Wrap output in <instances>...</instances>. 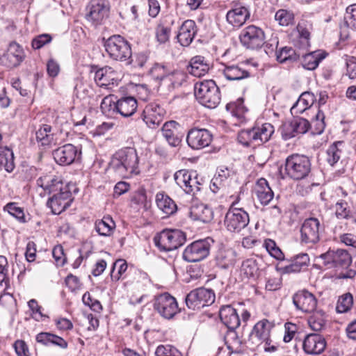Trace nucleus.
<instances>
[{
	"mask_svg": "<svg viewBox=\"0 0 356 356\" xmlns=\"http://www.w3.org/2000/svg\"><path fill=\"white\" fill-rule=\"evenodd\" d=\"M111 169L121 177H127L138 174V156L133 147H125L117 151L109 163Z\"/></svg>",
	"mask_w": 356,
	"mask_h": 356,
	"instance_id": "1",
	"label": "nucleus"
},
{
	"mask_svg": "<svg viewBox=\"0 0 356 356\" xmlns=\"http://www.w3.org/2000/svg\"><path fill=\"white\" fill-rule=\"evenodd\" d=\"M283 178L293 181L307 179L312 172V162L309 156L293 153L289 155L284 161Z\"/></svg>",
	"mask_w": 356,
	"mask_h": 356,
	"instance_id": "2",
	"label": "nucleus"
},
{
	"mask_svg": "<svg viewBox=\"0 0 356 356\" xmlns=\"http://www.w3.org/2000/svg\"><path fill=\"white\" fill-rule=\"evenodd\" d=\"M275 131L270 123L257 124L251 129H243L238 134V141L245 147L268 142Z\"/></svg>",
	"mask_w": 356,
	"mask_h": 356,
	"instance_id": "3",
	"label": "nucleus"
},
{
	"mask_svg": "<svg viewBox=\"0 0 356 356\" xmlns=\"http://www.w3.org/2000/svg\"><path fill=\"white\" fill-rule=\"evenodd\" d=\"M195 95L200 104L209 108L217 107L221 99L220 89L211 79L196 83Z\"/></svg>",
	"mask_w": 356,
	"mask_h": 356,
	"instance_id": "4",
	"label": "nucleus"
},
{
	"mask_svg": "<svg viewBox=\"0 0 356 356\" xmlns=\"http://www.w3.org/2000/svg\"><path fill=\"white\" fill-rule=\"evenodd\" d=\"M106 51L109 57L115 60L126 62L127 65L132 63L131 44L122 36L113 35L104 42Z\"/></svg>",
	"mask_w": 356,
	"mask_h": 356,
	"instance_id": "5",
	"label": "nucleus"
},
{
	"mask_svg": "<svg viewBox=\"0 0 356 356\" xmlns=\"http://www.w3.org/2000/svg\"><path fill=\"white\" fill-rule=\"evenodd\" d=\"M78 191L75 185L68 183L58 191L52 193V196L47 201V206L51 209L54 214H60L68 208L74 200L73 193Z\"/></svg>",
	"mask_w": 356,
	"mask_h": 356,
	"instance_id": "6",
	"label": "nucleus"
},
{
	"mask_svg": "<svg viewBox=\"0 0 356 356\" xmlns=\"http://www.w3.org/2000/svg\"><path fill=\"white\" fill-rule=\"evenodd\" d=\"M186 234L179 229H164L154 237L155 245L162 252L177 249L186 241Z\"/></svg>",
	"mask_w": 356,
	"mask_h": 356,
	"instance_id": "7",
	"label": "nucleus"
},
{
	"mask_svg": "<svg viewBox=\"0 0 356 356\" xmlns=\"http://www.w3.org/2000/svg\"><path fill=\"white\" fill-rule=\"evenodd\" d=\"M234 205L235 202H233L225 213L223 225L228 232L239 233L248 225L250 217L243 209L235 207Z\"/></svg>",
	"mask_w": 356,
	"mask_h": 356,
	"instance_id": "8",
	"label": "nucleus"
},
{
	"mask_svg": "<svg viewBox=\"0 0 356 356\" xmlns=\"http://www.w3.org/2000/svg\"><path fill=\"white\" fill-rule=\"evenodd\" d=\"M323 229L317 218H306L300 227V242L302 245L312 247L320 241V232Z\"/></svg>",
	"mask_w": 356,
	"mask_h": 356,
	"instance_id": "9",
	"label": "nucleus"
},
{
	"mask_svg": "<svg viewBox=\"0 0 356 356\" xmlns=\"http://www.w3.org/2000/svg\"><path fill=\"white\" fill-rule=\"evenodd\" d=\"M213 290L200 287L191 291L185 298L188 309L195 310L211 305L215 301Z\"/></svg>",
	"mask_w": 356,
	"mask_h": 356,
	"instance_id": "10",
	"label": "nucleus"
},
{
	"mask_svg": "<svg viewBox=\"0 0 356 356\" xmlns=\"http://www.w3.org/2000/svg\"><path fill=\"white\" fill-rule=\"evenodd\" d=\"M230 6L226 14V21L233 29H238L250 19V8L240 1H232Z\"/></svg>",
	"mask_w": 356,
	"mask_h": 356,
	"instance_id": "11",
	"label": "nucleus"
},
{
	"mask_svg": "<svg viewBox=\"0 0 356 356\" xmlns=\"http://www.w3.org/2000/svg\"><path fill=\"white\" fill-rule=\"evenodd\" d=\"M153 307L163 318L168 320L179 312L177 300L168 293L157 296L154 300Z\"/></svg>",
	"mask_w": 356,
	"mask_h": 356,
	"instance_id": "12",
	"label": "nucleus"
},
{
	"mask_svg": "<svg viewBox=\"0 0 356 356\" xmlns=\"http://www.w3.org/2000/svg\"><path fill=\"white\" fill-rule=\"evenodd\" d=\"M239 40L242 45L247 49H257L264 44L265 34L261 28L250 25L242 30Z\"/></svg>",
	"mask_w": 356,
	"mask_h": 356,
	"instance_id": "13",
	"label": "nucleus"
},
{
	"mask_svg": "<svg viewBox=\"0 0 356 356\" xmlns=\"http://www.w3.org/2000/svg\"><path fill=\"white\" fill-rule=\"evenodd\" d=\"M209 239L195 241L186 246L183 252V259L188 262H198L207 258L210 252Z\"/></svg>",
	"mask_w": 356,
	"mask_h": 356,
	"instance_id": "14",
	"label": "nucleus"
},
{
	"mask_svg": "<svg viewBox=\"0 0 356 356\" xmlns=\"http://www.w3.org/2000/svg\"><path fill=\"white\" fill-rule=\"evenodd\" d=\"M273 327V324L266 319L257 322L249 336L248 343L252 345L251 348L254 349L264 342H266V344L271 343L270 334Z\"/></svg>",
	"mask_w": 356,
	"mask_h": 356,
	"instance_id": "15",
	"label": "nucleus"
},
{
	"mask_svg": "<svg viewBox=\"0 0 356 356\" xmlns=\"http://www.w3.org/2000/svg\"><path fill=\"white\" fill-rule=\"evenodd\" d=\"M320 258L323 260V264L329 267L336 268H347L351 264L353 257L347 250L337 249V250H328L321 254Z\"/></svg>",
	"mask_w": 356,
	"mask_h": 356,
	"instance_id": "16",
	"label": "nucleus"
},
{
	"mask_svg": "<svg viewBox=\"0 0 356 356\" xmlns=\"http://www.w3.org/2000/svg\"><path fill=\"white\" fill-rule=\"evenodd\" d=\"M165 110L157 102H151L145 107L141 118L148 127L156 129L163 121Z\"/></svg>",
	"mask_w": 356,
	"mask_h": 356,
	"instance_id": "17",
	"label": "nucleus"
},
{
	"mask_svg": "<svg viewBox=\"0 0 356 356\" xmlns=\"http://www.w3.org/2000/svg\"><path fill=\"white\" fill-rule=\"evenodd\" d=\"M213 139L211 132L206 129L193 128L188 132L186 142L193 149H200L208 147Z\"/></svg>",
	"mask_w": 356,
	"mask_h": 356,
	"instance_id": "18",
	"label": "nucleus"
},
{
	"mask_svg": "<svg viewBox=\"0 0 356 356\" xmlns=\"http://www.w3.org/2000/svg\"><path fill=\"white\" fill-rule=\"evenodd\" d=\"M292 300L296 309L304 313L314 312L317 306L315 296L306 289L300 290L294 293Z\"/></svg>",
	"mask_w": 356,
	"mask_h": 356,
	"instance_id": "19",
	"label": "nucleus"
},
{
	"mask_svg": "<svg viewBox=\"0 0 356 356\" xmlns=\"http://www.w3.org/2000/svg\"><path fill=\"white\" fill-rule=\"evenodd\" d=\"M88 7L90 10L87 15L88 19L97 24L108 17L111 8L108 0H90Z\"/></svg>",
	"mask_w": 356,
	"mask_h": 356,
	"instance_id": "20",
	"label": "nucleus"
},
{
	"mask_svg": "<svg viewBox=\"0 0 356 356\" xmlns=\"http://www.w3.org/2000/svg\"><path fill=\"white\" fill-rule=\"evenodd\" d=\"M79 150L72 144L64 145L53 151L55 161L61 165H68L79 157Z\"/></svg>",
	"mask_w": 356,
	"mask_h": 356,
	"instance_id": "21",
	"label": "nucleus"
},
{
	"mask_svg": "<svg viewBox=\"0 0 356 356\" xmlns=\"http://www.w3.org/2000/svg\"><path fill=\"white\" fill-rule=\"evenodd\" d=\"M325 338L318 334H309L305 336L302 342L304 352L308 355H319L326 347Z\"/></svg>",
	"mask_w": 356,
	"mask_h": 356,
	"instance_id": "22",
	"label": "nucleus"
},
{
	"mask_svg": "<svg viewBox=\"0 0 356 356\" xmlns=\"http://www.w3.org/2000/svg\"><path fill=\"white\" fill-rule=\"evenodd\" d=\"M235 174L232 168L220 165L217 168L216 175L210 183V190L213 193H218L225 188L227 180Z\"/></svg>",
	"mask_w": 356,
	"mask_h": 356,
	"instance_id": "23",
	"label": "nucleus"
},
{
	"mask_svg": "<svg viewBox=\"0 0 356 356\" xmlns=\"http://www.w3.org/2000/svg\"><path fill=\"white\" fill-rule=\"evenodd\" d=\"M219 316L222 323L230 330H234L240 325L239 316L231 305L222 306Z\"/></svg>",
	"mask_w": 356,
	"mask_h": 356,
	"instance_id": "24",
	"label": "nucleus"
},
{
	"mask_svg": "<svg viewBox=\"0 0 356 356\" xmlns=\"http://www.w3.org/2000/svg\"><path fill=\"white\" fill-rule=\"evenodd\" d=\"M197 33V26L193 20L188 19L183 22L179 28L177 40L181 45L188 47Z\"/></svg>",
	"mask_w": 356,
	"mask_h": 356,
	"instance_id": "25",
	"label": "nucleus"
},
{
	"mask_svg": "<svg viewBox=\"0 0 356 356\" xmlns=\"http://www.w3.org/2000/svg\"><path fill=\"white\" fill-rule=\"evenodd\" d=\"M210 68L211 63L206 58L195 56L191 58L187 70L193 76L201 77L207 74Z\"/></svg>",
	"mask_w": 356,
	"mask_h": 356,
	"instance_id": "26",
	"label": "nucleus"
},
{
	"mask_svg": "<svg viewBox=\"0 0 356 356\" xmlns=\"http://www.w3.org/2000/svg\"><path fill=\"white\" fill-rule=\"evenodd\" d=\"M138 108V102L135 97L126 96L116 101V113L124 118L133 115Z\"/></svg>",
	"mask_w": 356,
	"mask_h": 356,
	"instance_id": "27",
	"label": "nucleus"
},
{
	"mask_svg": "<svg viewBox=\"0 0 356 356\" xmlns=\"http://www.w3.org/2000/svg\"><path fill=\"white\" fill-rule=\"evenodd\" d=\"M243 63L226 65L222 70L225 77L229 81H240L250 76V73Z\"/></svg>",
	"mask_w": 356,
	"mask_h": 356,
	"instance_id": "28",
	"label": "nucleus"
},
{
	"mask_svg": "<svg viewBox=\"0 0 356 356\" xmlns=\"http://www.w3.org/2000/svg\"><path fill=\"white\" fill-rule=\"evenodd\" d=\"M309 257L306 253L296 255L291 259V264L282 268L284 273H297L307 268L309 264Z\"/></svg>",
	"mask_w": 356,
	"mask_h": 356,
	"instance_id": "29",
	"label": "nucleus"
},
{
	"mask_svg": "<svg viewBox=\"0 0 356 356\" xmlns=\"http://www.w3.org/2000/svg\"><path fill=\"white\" fill-rule=\"evenodd\" d=\"M254 193L260 203L263 205H267L273 200L274 193L267 180L264 178H260L257 180L254 188Z\"/></svg>",
	"mask_w": 356,
	"mask_h": 356,
	"instance_id": "30",
	"label": "nucleus"
},
{
	"mask_svg": "<svg viewBox=\"0 0 356 356\" xmlns=\"http://www.w3.org/2000/svg\"><path fill=\"white\" fill-rule=\"evenodd\" d=\"M5 56L8 60V67H14L20 65L25 58V54L23 48L18 43L11 42Z\"/></svg>",
	"mask_w": 356,
	"mask_h": 356,
	"instance_id": "31",
	"label": "nucleus"
},
{
	"mask_svg": "<svg viewBox=\"0 0 356 356\" xmlns=\"http://www.w3.org/2000/svg\"><path fill=\"white\" fill-rule=\"evenodd\" d=\"M179 124L175 121H168L163 124L161 128L163 137L172 147H177L181 143L177 129Z\"/></svg>",
	"mask_w": 356,
	"mask_h": 356,
	"instance_id": "32",
	"label": "nucleus"
},
{
	"mask_svg": "<svg viewBox=\"0 0 356 356\" xmlns=\"http://www.w3.org/2000/svg\"><path fill=\"white\" fill-rule=\"evenodd\" d=\"M37 185L48 194H51L55 191H58L59 188H62L65 184L56 176L47 175L37 179Z\"/></svg>",
	"mask_w": 356,
	"mask_h": 356,
	"instance_id": "33",
	"label": "nucleus"
},
{
	"mask_svg": "<svg viewBox=\"0 0 356 356\" xmlns=\"http://www.w3.org/2000/svg\"><path fill=\"white\" fill-rule=\"evenodd\" d=\"M38 343L44 346H56L60 348H67V342L62 337L50 332H40L35 337Z\"/></svg>",
	"mask_w": 356,
	"mask_h": 356,
	"instance_id": "34",
	"label": "nucleus"
},
{
	"mask_svg": "<svg viewBox=\"0 0 356 356\" xmlns=\"http://www.w3.org/2000/svg\"><path fill=\"white\" fill-rule=\"evenodd\" d=\"M236 252L231 248H220L218 250L215 261L216 265L221 268H228L235 262Z\"/></svg>",
	"mask_w": 356,
	"mask_h": 356,
	"instance_id": "35",
	"label": "nucleus"
},
{
	"mask_svg": "<svg viewBox=\"0 0 356 356\" xmlns=\"http://www.w3.org/2000/svg\"><path fill=\"white\" fill-rule=\"evenodd\" d=\"M115 222L110 216H105L102 219L97 220L95 229L102 236H111L115 229Z\"/></svg>",
	"mask_w": 356,
	"mask_h": 356,
	"instance_id": "36",
	"label": "nucleus"
},
{
	"mask_svg": "<svg viewBox=\"0 0 356 356\" xmlns=\"http://www.w3.org/2000/svg\"><path fill=\"white\" fill-rule=\"evenodd\" d=\"M327 54L321 50L312 51L302 56L301 64L303 68L308 70H315L319 63L326 57Z\"/></svg>",
	"mask_w": 356,
	"mask_h": 356,
	"instance_id": "37",
	"label": "nucleus"
},
{
	"mask_svg": "<svg viewBox=\"0 0 356 356\" xmlns=\"http://www.w3.org/2000/svg\"><path fill=\"white\" fill-rule=\"evenodd\" d=\"M156 203L158 208L168 216L173 215L177 210V206L174 200L163 193L156 194Z\"/></svg>",
	"mask_w": 356,
	"mask_h": 356,
	"instance_id": "38",
	"label": "nucleus"
},
{
	"mask_svg": "<svg viewBox=\"0 0 356 356\" xmlns=\"http://www.w3.org/2000/svg\"><path fill=\"white\" fill-rule=\"evenodd\" d=\"M240 271L244 277L255 280L259 275V267L257 260L254 258L245 259L241 264Z\"/></svg>",
	"mask_w": 356,
	"mask_h": 356,
	"instance_id": "39",
	"label": "nucleus"
},
{
	"mask_svg": "<svg viewBox=\"0 0 356 356\" xmlns=\"http://www.w3.org/2000/svg\"><path fill=\"white\" fill-rule=\"evenodd\" d=\"M15 166L13 150L7 146H0V170L4 169L6 172H11Z\"/></svg>",
	"mask_w": 356,
	"mask_h": 356,
	"instance_id": "40",
	"label": "nucleus"
},
{
	"mask_svg": "<svg viewBox=\"0 0 356 356\" xmlns=\"http://www.w3.org/2000/svg\"><path fill=\"white\" fill-rule=\"evenodd\" d=\"M315 99V96L312 92H302L296 103L291 108V111H294L296 113H302L313 105Z\"/></svg>",
	"mask_w": 356,
	"mask_h": 356,
	"instance_id": "41",
	"label": "nucleus"
},
{
	"mask_svg": "<svg viewBox=\"0 0 356 356\" xmlns=\"http://www.w3.org/2000/svg\"><path fill=\"white\" fill-rule=\"evenodd\" d=\"M191 215L196 220H200L204 223L209 222L213 218L212 209L205 204H200L193 207L191 211Z\"/></svg>",
	"mask_w": 356,
	"mask_h": 356,
	"instance_id": "42",
	"label": "nucleus"
},
{
	"mask_svg": "<svg viewBox=\"0 0 356 356\" xmlns=\"http://www.w3.org/2000/svg\"><path fill=\"white\" fill-rule=\"evenodd\" d=\"M37 141L42 146H48L54 142V133L50 124H42L35 133Z\"/></svg>",
	"mask_w": 356,
	"mask_h": 356,
	"instance_id": "43",
	"label": "nucleus"
},
{
	"mask_svg": "<svg viewBox=\"0 0 356 356\" xmlns=\"http://www.w3.org/2000/svg\"><path fill=\"white\" fill-rule=\"evenodd\" d=\"M313 312L308 319V323L312 330L316 332L321 331L325 327V314L323 310H316Z\"/></svg>",
	"mask_w": 356,
	"mask_h": 356,
	"instance_id": "44",
	"label": "nucleus"
},
{
	"mask_svg": "<svg viewBox=\"0 0 356 356\" xmlns=\"http://www.w3.org/2000/svg\"><path fill=\"white\" fill-rule=\"evenodd\" d=\"M343 146V142L337 141L332 144L327 149V161L333 166L338 162L341 156V147Z\"/></svg>",
	"mask_w": 356,
	"mask_h": 356,
	"instance_id": "45",
	"label": "nucleus"
},
{
	"mask_svg": "<svg viewBox=\"0 0 356 356\" xmlns=\"http://www.w3.org/2000/svg\"><path fill=\"white\" fill-rule=\"evenodd\" d=\"M275 19L282 26L293 25L295 22V16L293 11L286 9H279L275 15Z\"/></svg>",
	"mask_w": 356,
	"mask_h": 356,
	"instance_id": "46",
	"label": "nucleus"
},
{
	"mask_svg": "<svg viewBox=\"0 0 356 356\" xmlns=\"http://www.w3.org/2000/svg\"><path fill=\"white\" fill-rule=\"evenodd\" d=\"M171 67L168 64L155 63L151 68L149 73L156 80L166 81Z\"/></svg>",
	"mask_w": 356,
	"mask_h": 356,
	"instance_id": "47",
	"label": "nucleus"
},
{
	"mask_svg": "<svg viewBox=\"0 0 356 356\" xmlns=\"http://www.w3.org/2000/svg\"><path fill=\"white\" fill-rule=\"evenodd\" d=\"M299 55L291 47H283L277 53V60L281 63L298 60Z\"/></svg>",
	"mask_w": 356,
	"mask_h": 356,
	"instance_id": "48",
	"label": "nucleus"
},
{
	"mask_svg": "<svg viewBox=\"0 0 356 356\" xmlns=\"http://www.w3.org/2000/svg\"><path fill=\"white\" fill-rule=\"evenodd\" d=\"M188 75L181 70H172L170 69L166 81L169 82L172 88L181 86L186 81Z\"/></svg>",
	"mask_w": 356,
	"mask_h": 356,
	"instance_id": "49",
	"label": "nucleus"
},
{
	"mask_svg": "<svg viewBox=\"0 0 356 356\" xmlns=\"http://www.w3.org/2000/svg\"><path fill=\"white\" fill-rule=\"evenodd\" d=\"M193 172L183 169L177 171L174 175V179L176 184L181 188L186 193V188H188L191 177Z\"/></svg>",
	"mask_w": 356,
	"mask_h": 356,
	"instance_id": "50",
	"label": "nucleus"
},
{
	"mask_svg": "<svg viewBox=\"0 0 356 356\" xmlns=\"http://www.w3.org/2000/svg\"><path fill=\"white\" fill-rule=\"evenodd\" d=\"M128 268V265L124 259H118L113 265L111 277L113 281H118L122 277Z\"/></svg>",
	"mask_w": 356,
	"mask_h": 356,
	"instance_id": "51",
	"label": "nucleus"
},
{
	"mask_svg": "<svg viewBox=\"0 0 356 356\" xmlns=\"http://www.w3.org/2000/svg\"><path fill=\"white\" fill-rule=\"evenodd\" d=\"M290 123L297 136L307 133L311 127L309 122L302 118H294L290 121Z\"/></svg>",
	"mask_w": 356,
	"mask_h": 356,
	"instance_id": "52",
	"label": "nucleus"
},
{
	"mask_svg": "<svg viewBox=\"0 0 356 356\" xmlns=\"http://www.w3.org/2000/svg\"><path fill=\"white\" fill-rule=\"evenodd\" d=\"M353 304V297L351 293H347L339 297L336 310L338 313L347 312L351 309Z\"/></svg>",
	"mask_w": 356,
	"mask_h": 356,
	"instance_id": "53",
	"label": "nucleus"
},
{
	"mask_svg": "<svg viewBox=\"0 0 356 356\" xmlns=\"http://www.w3.org/2000/svg\"><path fill=\"white\" fill-rule=\"evenodd\" d=\"M264 246L266 248L268 252L271 257L277 260H283L284 255L280 248L277 245L275 241L267 238L264 241Z\"/></svg>",
	"mask_w": 356,
	"mask_h": 356,
	"instance_id": "54",
	"label": "nucleus"
},
{
	"mask_svg": "<svg viewBox=\"0 0 356 356\" xmlns=\"http://www.w3.org/2000/svg\"><path fill=\"white\" fill-rule=\"evenodd\" d=\"M335 216L339 219H348L350 217L351 211L346 201L341 200L335 204Z\"/></svg>",
	"mask_w": 356,
	"mask_h": 356,
	"instance_id": "55",
	"label": "nucleus"
},
{
	"mask_svg": "<svg viewBox=\"0 0 356 356\" xmlns=\"http://www.w3.org/2000/svg\"><path fill=\"white\" fill-rule=\"evenodd\" d=\"M3 210L15 218L20 222H25V216L22 208L17 207L16 202H9L4 207Z\"/></svg>",
	"mask_w": 356,
	"mask_h": 356,
	"instance_id": "56",
	"label": "nucleus"
},
{
	"mask_svg": "<svg viewBox=\"0 0 356 356\" xmlns=\"http://www.w3.org/2000/svg\"><path fill=\"white\" fill-rule=\"evenodd\" d=\"M104 86L108 88L111 86L117 85L119 77L115 70L111 67H104Z\"/></svg>",
	"mask_w": 356,
	"mask_h": 356,
	"instance_id": "57",
	"label": "nucleus"
},
{
	"mask_svg": "<svg viewBox=\"0 0 356 356\" xmlns=\"http://www.w3.org/2000/svg\"><path fill=\"white\" fill-rule=\"evenodd\" d=\"M344 22L348 27L356 30V4L350 5L346 8Z\"/></svg>",
	"mask_w": 356,
	"mask_h": 356,
	"instance_id": "58",
	"label": "nucleus"
},
{
	"mask_svg": "<svg viewBox=\"0 0 356 356\" xmlns=\"http://www.w3.org/2000/svg\"><path fill=\"white\" fill-rule=\"evenodd\" d=\"M28 306L31 310L33 317L38 321H43L44 318H48L49 316L46 314H44L42 312V308L38 303V301L35 299H31L28 302Z\"/></svg>",
	"mask_w": 356,
	"mask_h": 356,
	"instance_id": "59",
	"label": "nucleus"
},
{
	"mask_svg": "<svg viewBox=\"0 0 356 356\" xmlns=\"http://www.w3.org/2000/svg\"><path fill=\"white\" fill-rule=\"evenodd\" d=\"M155 356H182L176 348L170 345H159L155 351Z\"/></svg>",
	"mask_w": 356,
	"mask_h": 356,
	"instance_id": "60",
	"label": "nucleus"
},
{
	"mask_svg": "<svg viewBox=\"0 0 356 356\" xmlns=\"http://www.w3.org/2000/svg\"><path fill=\"white\" fill-rule=\"evenodd\" d=\"M225 342L227 348L232 351H238L241 341L234 330H230L225 337Z\"/></svg>",
	"mask_w": 356,
	"mask_h": 356,
	"instance_id": "61",
	"label": "nucleus"
},
{
	"mask_svg": "<svg viewBox=\"0 0 356 356\" xmlns=\"http://www.w3.org/2000/svg\"><path fill=\"white\" fill-rule=\"evenodd\" d=\"M116 101L113 100V96L108 95L103 98L100 104V109L104 114H110L111 112H116Z\"/></svg>",
	"mask_w": 356,
	"mask_h": 356,
	"instance_id": "62",
	"label": "nucleus"
},
{
	"mask_svg": "<svg viewBox=\"0 0 356 356\" xmlns=\"http://www.w3.org/2000/svg\"><path fill=\"white\" fill-rule=\"evenodd\" d=\"M325 115L323 111L318 110L316 114L315 119L312 121L314 127L313 134H321L324 131L325 123L324 122Z\"/></svg>",
	"mask_w": 356,
	"mask_h": 356,
	"instance_id": "63",
	"label": "nucleus"
},
{
	"mask_svg": "<svg viewBox=\"0 0 356 356\" xmlns=\"http://www.w3.org/2000/svg\"><path fill=\"white\" fill-rule=\"evenodd\" d=\"M82 301L83 304L88 306L92 311L100 312L102 310V306L100 302L92 298L89 292H86L83 297Z\"/></svg>",
	"mask_w": 356,
	"mask_h": 356,
	"instance_id": "64",
	"label": "nucleus"
}]
</instances>
